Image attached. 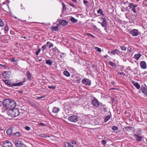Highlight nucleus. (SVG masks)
<instances>
[{
    "instance_id": "49530a36",
    "label": "nucleus",
    "mask_w": 147,
    "mask_h": 147,
    "mask_svg": "<svg viewBox=\"0 0 147 147\" xmlns=\"http://www.w3.org/2000/svg\"><path fill=\"white\" fill-rule=\"evenodd\" d=\"M42 51L43 52H44L45 50L46 49V45H43L41 47Z\"/></svg>"
},
{
    "instance_id": "e2e57ef3",
    "label": "nucleus",
    "mask_w": 147,
    "mask_h": 147,
    "mask_svg": "<svg viewBox=\"0 0 147 147\" xmlns=\"http://www.w3.org/2000/svg\"><path fill=\"white\" fill-rule=\"evenodd\" d=\"M2 105L3 106V101H0V106L1 107Z\"/></svg>"
},
{
    "instance_id": "39448f33",
    "label": "nucleus",
    "mask_w": 147,
    "mask_h": 147,
    "mask_svg": "<svg viewBox=\"0 0 147 147\" xmlns=\"http://www.w3.org/2000/svg\"><path fill=\"white\" fill-rule=\"evenodd\" d=\"M16 147H23L25 144L20 140H16L14 142Z\"/></svg>"
},
{
    "instance_id": "dca6fc26",
    "label": "nucleus",
    "mask_w": 147,
    "mask_h": 147,
    "mask_svg": "<svg viewBox=\"0 0 147 147\" xmlns=\"http://www.w3.org/2000/svg\"><path fill=\"white\" fill-rule=\"evenodd\" d=\"M134 138L136 140L140 142L141 140L142 137L140 136L139 135L137 134H135L134 135Z\"/></svg>"
},
{
    "instance_id": "393cba45",
    "label": "nucleus",
    "mask_w": 147,
    "mask_h": 147,
    "mask_svg": "<svg viewBox=\"0 0 147 147\" xmlns=\"http://www.w3.org/2000/svg\"><path fill=\"white\" fill-rule=\"evenodd\" d=\"M127 53L128 54H130V52H133L134 51V48L131 47H128L127 48Z\"/></svg>"
},
{
    "instance_id": "4468645a",
    "label": "nucleus",
    "mask_w": 147,
    "mask_h": 147,
    "mask_svg": "<svg viewBox=\"0 0 147 147\" xmlns=\"http://www.w3.org/2000/svg\"><path fill=\"white\" fill-rule=\"evenodd\" d=\"M3 82L7 85L10 87H12L13 86V83H11L10 81L7 80H3Z\"/></svg>"
},
{
    "instance_id": "72a5a7b5",
    "label": "nucleus",
    "mask_w": 147,
    "mask_h": 147,
    "mask_svg": "<svg viewBox=\"0 0 147 147\" xmlns=\"http://www.w3.org/2000/svg\"><path fill=\"white\" fill-rule=\"evenodd\" d=\"M126 45L125 44L123 46H120V47L121 49L123 51H125L126 50V47L125 46Z\"/></svg>"
},
{
    "instance_id": "6ab92c4d",
    "label": "nucleus",
    "mask_w": 147,
    "mask_h": 147,
    "mask_svg": "<svg viewBox=\"0 0 147 147\" xmlns=\"http://www.w3.org/2000/svg\"><path fill=\"white\" fill-rule=\"evenodd\" d=\"M51 50H52L53 53V54L54 55H56V53H57L58 55H59V53H60V52L56 48H53L51 49Z\"/></svg>"
},
{
    "instance_id": "37998d69",
    "label": "nucleus",
    "mask_w": 147,
    "mask_h": 147,
    "mask_svg": "<svg viewBox=\"0 0 147 147\" xmlns=\"http://www.w3.org/2000/svg\"><path fill=\"white\" fill-rule=\"evenodd\" d=\"M86 35L88 36H91L93 38H95L96 37L93 35L92 34H91L90 33H86Z\"/></svg>"
},
{
    "instance_id": "a211bd4d",
    "label": "nucleus",
    "mask_w": 147,
    "mask_h": 147,
    "mask_svg": "<svg viewBox=\"0 0 147 147\" xmlns=\"http://www.w3.org/2000/svg\"><path fill=\"white\" fill-rule=\"evenodd\" d=\"M60 110V109L56 107H54L52 109V113H57Z\"/></svg>"
},
{
    "instance_id": "cd10ccee",
    "label": "nucleus",
    "mask_w": 147,
    "mask_h": 147,
    "mask_svg": "<svg viewBox=\"0 0 147 147\" xmlns=\"http://www.w3.org/2000/svg\"><path fill=\"white\" fill-rule=\"evenodd\" d=\"M46 44L47 46L49 48H52L53 47V45L50 42L48 41Z\"/></svg>"
},
{
    "instance_id": "f704fd0d",
    "label": "nucleus",
    "mask_w": 147,
    "mask_h": 147,
    "mask_svg": "<svg viewBox=\"0 0 147 147\" xmlns=\"http://www.w3.org/2000/svg\"><path fill=\"white\" fill-rule=\"evenodd\" d=\"M111 118V116L109 115L108 116H107L104 119V121L105 122L108 121Z\"/></svg>"
},
{
    "instance_id": "b1692460",
    "label": "nucleus",
    "mask_w": 147,
    "mask_h": 147,
    "mask_svg": "<svg viewBox=\"0 0 147 147\" xmlns=\"http://www.w3.org/2000/svg\"><path fill=\"white\" fill-rule=\"evenodd\" d=\"M132 82L134 86L137 89H139L140 88V86L138 82H136L134 81Z\"/></svg>"
},
{
    "instance_id": "423d86ee",
    "label": "nucleus",
    "mask_w": 147,
    "mask_h": 147,
    "mask_svg": "<svg viewBox=\"0 0 147 147\" xmlns=\"http://www.w3.org/2000/svg\"><path fill=\"white\" fill-rule=\"evenodd\" d=\"M14 132H15V131L13 127H11L6 131L7 134L9 136H11L13 134Z\"/></svg>"
},
{
    "instance_id": "4c0bfd02",
    "label": "nucleus",
    "mask_w": 147,
    "mask_h": 147,
    "mask_svg": "<svg viewBox=\"0 0 147 147\" xmlns=\"http://www.w3.org/2000/svg\"><path fill=\"white\" fill-rule=\"evenodd\" d=\"M70 20L73 23L76 22L77 21V20L75 19L74 17H72L71 18Z\"/></svg>"
},
{
    "instance_id": "f3484780",
    "label": "nucleus",
    "mask_w": 147,
    "mask_h": 147,
    "mask_svg": "<svg viewBox=\"0 0 147 147\" xmlns=\"http://www.w3.org/2000/svg\"><path fill=\"white\" fill-rule=\"evenodd\" d=\"M140 66L143 69H145L146 67V62L144 61H142L140 63Z\"/></svg>"
},
{
    "instance_id": "a18cd8bd",
    "label": "nucleus",
    "mask_w": 147,
    "mask_h": 147,
    "mask_svg": "<svg viewBox=\"0 0 147 147\" xmlns=\"http://www.w3.org/2000/svg\"><path fill=\"white\" fill-rule=\"evenodd\" d=\"M46 96H47L46 95H44L42 96H40V97L37 96L36 97V98L37 99H41L42 98H45L46 97Z\"/></svg>"
},
{
    "instance_id": "774afa93",
    "label": "nucleus",
    "mask_w": 147,
    "mask_h": 147,
    "mask_svg": "<svg viewBox=\"0 0 147 147\" xmlns=\"http://www.w3.org/2000/svg\"><path fill=\"white\" fill-rule=\"evenodd\" d=\"M71 143L73 144H75L76 143V142L74 141V140H73L71 142Z\"/></svg>"
},
{
    "instance_id": "20e7f679",
    "label": "nucleus",
    "mask_w": 147,
    "mask_h": 147,
    "mask_svg": "<svg viewBox=\"0 0 147 147\" xmlns=\"http://www.w3.org/2000/svg\"><path fill=\"white\" fill-rule=\"evenodd\" d=\"M68 120L70 122H76L78 120V117L75 115H72L69 117L68 118Z\"/></svg>"
},
{
    "instance_id": "ddd939ff",
    "label": "nucleus",
    "mask_w": 147,
    "mask_h": 147,
    "mask_svg": "<svg viewBox=\"0 0 147 147\" xmlns=\"http://www.w3.org/2000/svg\"><path fill=\"white\" fill-rule=\"evenodd\" d=\"M98 23L100 24L101 26L105 28V30L108 33V32L107 31V22H98Z\"/></svg>"
},
{
    "instance_id": "412c9836",
    "label": "nucleus",
    "mask_w": 147,
    "mask_h": 147,
    "mask_svg": "<svg viewBox=\"0 0 147 147\" xmlns=\"http://www.w3.org/2000/svg\"><path fill=\"white\" fill-rule=\"evenodd\" d=\"M59 23L61 25H62L63 26H64L67 24L68 22L65 20H62L59 22Z\"/></svg>"
},
{
    "instance_id": "5fc2aeb1",
    "label": "nucleus",
    "mask_w": 147,
    "mask_h": 147,
    "mask_svg": "<svg viewBox=\"0 0 147 147\" xmlns=\"http://www.w3.org/2000/svg\"><path fill=\"white\" fill-rule=\"evenodd\" d=\"M48 87L49 88L54 90L56 88V86H49Z\"/></svg>"
},
{
    "instance_id": "58836bf2",
    "label": "nucleus",
    "mask_w": 147,
    "mask_h": 147,
    "mask_svg": "<svg viewBox=\"0 0 147 147\" xmlns=\"http://www.w3.org/2000/svg\"><path fill=\"white\" fill-rule=\"evenodd\" d=\"M5 25V23L2 20L0 19V27H3Z\"/></svg>"
},
{
    "instance_id": "473e14b6",
    "label": "nucleus",
    "mask_w": 147,
    "mask_h": 147,
    "mask_svg": "<svg viewBox=\"0 0 147 147\" xmlns=\"http://www.w3.org/2000/svg\"><path fill=\"white\" fill-rule=\"evenodd\" d=\"M63 74L64 75L67 77H69L70 76V74L69 72L66 70H65L64 71Z\"/></svg>"
},
{
    "instance_id": "e433bc0d",
    "label": "nucleus",
    "mask_w": 147,
    "mask_h": 147,
    "mask_svg": "<svg viewBox=\"0 0 147 147\" xmlns=\"http://www.w3.org/2000/svg\"><path fill=\"white\" fill-rule=\"evenodd\" d=\"M58 24L57 25V26H54L52 27V29L53 30L55 31H58Z\"/></svg>"
},
{
    "instance_id": "f8f14e48",
    "label": "nucleus",
    "mask_w": 147,
    "mask_h": 147,
    "mask_svg": "<svg viewBox=\"0 0 147 147\" xmlns=\"http://www.w3.org/2000/svg\"><path fill=\"white\" fill-rule=\"evenodd\" d=\"M82 82L84 84L90 85L91 84V83L90 81L88 79H84L82 80Z\"/></svg>"
},
{
    "instance_id": "0eeeda50",
    "label": "nucleus",
    "mask_w": 147,
    "mask_h": 147,
    "mask_svg": "<svg viewBox=\"0 0 147 147\" xmlns=\"http://www.w3.org/2000/svg\"><path fill=\"white\" fill-rule=\"evenodd\" d=\"M122 53V52L120 51L119 50L117 49H115L112 50L111 52V54L115 55L116 54L117 55L120 56Z\"/></svg>"
},
{
    "instance_id": "a19ab883",
    "label": "nucleus",
    "mask_w": 147,
    "mask_h": 147,
    "mask_svg": "<svg viewBox=\"0 0 147 147\" xmlns=\"http://www.w3.org/2000/svg\"><path fill=\"white\" fill-rule=\"evenodd\" d=\"M9 30V28L7 26H5L4 28V31L5 33H7Z\"/></svg>"
},
{
    "instance_id": "4be33fe9",
    "label": "nucleus",
    "mask_w": 147,
    "mask_h": 147,
    "mask_svg": "<svg viewBox=\"0 0 147 147\" xmlns=\"http://www.w3.org/2000/svg\"><path fill=\"white\" fill-rule=\"evenodd\" d=\"M141 90L142 93L145 94H146V96H147V89L144 87H141Z\"/></svg>"
},
{
    "instance_id": "c85d7f7f",
    "label": "nucleus",
    "mask_w": 147,
    "mask_h": 147,
    "mask_svg": "<svg viewBox=\"0 0 147 147\" xmlns=\"http://www.w3.org/2000/svg\"><path fill=\"white\" fill-rule=\"evenodd\" d=\"M46 63L47 64L50 66L52 64V61L50 60L47 59L46 60Z\"/></svg>"
},
{
    "instance_id": "052dcab7",
    "label": "nucleus",
    "mask_w": 147,
    "mask_h": 147,
    "mask_svg": "<svg viewBox=\"0 0 147 147\" xmlns=\"http://www.w3.org/2000/svg\"><path fill=\"white\" fill-rule=\"evenodd\" d=\"M25 129L26 130L28 131L30 130V127L29 126H26L25 127Z\"/></svg>"
},
{
    "instance_id": "9b49d317",
    "label": "nucleus",
    "mask_w": 147,
    "mask_h": 147,
    "mask_svg": "<svg viewBox=\"0 0 147 147\" xmlns=\"http://www.w3.org/2000/svg\"><path fill=\"white\" fill-rule=\"evenodd\" d=\"M3 147H12L11 143L8 140H6L4 142L3 144Z\"/></svg>"
},
{
    "instance_id": "79ce46f5",
    "label": "nucleus",
    "mask_w": 147,
    "mask_h": 147,
    "mask_svg": "<svg viewBox=\"0 0 147 147\" xmlns=\"http://www.w3.org/2000/svg\"><path fill=\"white\" fill-rule=\"evenodd\" d=\"M109 64L112 67H115V63H114L112 62V61H110L109 62Z\"/></svg>"
},
{
    "instance_id": "2eb2a0df",
    "label": "nucleus",
    "mask_w": 147,
    "mask_h": 147,
    "mask_svg": "<svg viewBox=\"0 0 147 147\" xmlns=\"http://www.w3.org/2000/svg\"><path fill=\"white\" fill-rule=\"evenodd\" d=\"M81 79L80 77H77L73 78V81L74 84L79 83Z\"/></svg>"
},
{
    "instance_id": "de8ad7c7",
    "label": "nucleus",
    "mask_w": 147,
    "mask_h": 147,
    "mask_svg": "<svg viewBox=\"0 0 147 147\" xmlns=\"http://www.w3.org/2000/svg\"><path fill=\"white\" fill-rule=\"evenodd\" d=\"M124 128L127 131H129L131 130L132 129V127H125Z\"/></svg>"
},
{
    "instance_id": "bb28decb",
    "label": "nucleus",
    "mask_w": 147,
    "mask_h": 147,
    "mask_svg": "<svg viewBox=\"0 0 147 147\" xmlns=\"http://www.w3.org/2000/svg\"><path fill=\"white\" fill-rule=\"evenodd\" d=\"M65 55V54L63 53H61L60 54L59 56H58L59 58L58 59L59 60H61L62 59V58L64 57Z\"/></svg>"
},
{
    "instance_id": "69168bd1",
    "label": "nucleus",
    "mask_w": 147,
    "mask_h": 147,
    "mask_svg": "<svg viewBox=\"0 0 147 147\" xmlns=\"http://www.w3.org/2000/svg\"><path fill=\"white\" fill-rule=\"evenodd\" d=\"M101 18L102 19V22H107V20H106V19L105 18Z\"/></svg>"
},
{
    "instance_id": "09e8293b",
    "label": "nucleus",
    "mask_w": 147,
    "mask_h": 147,
    "mask_svg": "<svg viewBox=\"0 0 147 147\" xmlns=\"http://www.w3.org/2000/svg\"><path fill=\"white\" fill-rule=\"evenodd\" d=\"M79 61L81 64L83 65L84 64V62H85V61L84 59H81L79 60Z\"/></svg>"
},
{
    "instance_id": "338daca9",
    "label": "nucleus",
    "mask_w": 147,
    "mask_h": 147,
    "mask_svg": "<svg viewBox=\"0 0 147 147\" xmlns=\"http://www.w3.org/2000/svg\"><path fill=\"white\" fill-rule=\"evenodd\" d=\"M76 77H77L76 76V75H73L71 77L72 80H73V78H76Z\"/></svg>"
},
{
    "instance_id": "f257e3e1",
    "label": "nucleus",
    "mask_w": 147,
    "mask_h": 147,
    "mask_svg": "<svg viewBox=\"0 0 147 147\" xmlns=\"http://www.w3.org/2000/svg\"><path fill=\"white\" fill-rule=\"evenodd\" d=\"M7 113L9 116L12 117H15L19 116L20 113L18 109L13 108L10 109L7 111Z\"/></svg>"
},
{
    "instance_id": "5701e85b",
    "label": "nucleus",
    "mask_w": 147,
    "mask_h": 147,
    "mask_svg": "<svg viewBox=\"0 0 147 147\" xmlns=\"http://www.w3.org/2000/svg\"><path fill=\"white\" fill-rule=\"evenodd\" d=\"M64 145L65 147H74L70 143L68 142H64Z\"/></svg>"
},
{
    "instance_id": "3c124183",
    "label": "nucleus",
    "mask_w": 147,
    "mask_h": 147,
    "mask_svg": "<svg viewBox=\"0 0 147 147\" xmlns=\"http://www.w3.org/2000/svg\"><path fill=\"white\" fill-rule=\"evenodd\" d=\"M118 129V127L116 126H113L112 127V129L113 130H116Z\"/></svg>"
},
{
    "instance_id": "ea45409f",
    "label": "nucleus",
    "mask_w": 147,
    "mask_h": 147,
    "mask_svg": "<svg viewBox=\"0 0 147 147\" xmlns=\"http://www.w3.org/2000/svg\"><path fill=\"white\" fill-rule=\"evenodd\" d=\"M83 2L86 6H88L89 5V3L88 1L84 0Z\"/></svg>"
},
{
    "instance_id": "7c9ffc66",
    "label": "nucleus",
    "mask_w": 147,
    "mask_h": 147,
    "mask_svg": "<svg viewBox=\"0 0 147 147\" xmlns=\"http://www.w3.org/2000/svg\"><path fill=\"white\" fill-rule=\"evenodd\" d=\"M13 136L14 137H19L20 136V134L19 132H14Z\"/></svg>"
},
{
    "instance_id": "6e6552de",
    "label": "nucleus",
    "mask_w": 147,
    "mask_h": 147,
    "mask_svg": "<svg viewBox=\"0 0 147 147\" xmlns=\"http://www.w3.org/2000/svg\"><path fill=\"white\" fill-rule=\"evenodd\" d=\"M92 102L93 105L96 107H98L100 106L99 102L95 98L92 100Z\"/></svg>"
},
{
    "instance_id": "680f3d73",
    "label": "nucleus",
    "mask_w": 147,
    "mask_h": 147,
    "mask_svg": "<svg viewBox=\"0 0 147 147\" xmlns=\"http://www.w3.org/2000/svg\"><path fill=\"white\" fill-rule=\"evenodd\" d=\"M101 143L103 145H105L106 143V141L105 140H102Z\"/></svg>"
},
{
    "instance_id": "4d7b16f0",
    "label": "nucleus",
    "mask_w": 147,
    "mask_h": 147,
    "mask_svg": "<svg viewBox=\"0 0 147 147\" xmlns=\"http://www.w3.org/2000/svg\"><path fill=\"white\" fill-rule=\"evenodd\" d=\"M118 74L120 75H125V74L123 72H118Z\"/></svg>"
},
{
    "instance_id": "7ed1b4c3",
    "label": "nucleus",
    "mask_w": 147,
    "mask_h": 147,
    "mask_svg": "<svg viewBox=\"0 0 147 147\" xmlns=\"http://www.w3.org/2000/svg\"><path fill=\"white\" fill-rule=\"evenodd\" d=\"M10 102L8 105V109H13L16 106V103L15 101L13 100L10 99Z\"/></svg>"
},
{
    "instance_id": "6e6d98bb",
    "label": "nucleus",
    "mask_w": 147,
    "mask_h": 147,
    "mask_svg": "<svg viewBox=\"0 0 147 147\" xmlns=\"http://www.w3.org/2000/svg\"><path fill=\"white\" fill-rule=\"evenodd\" d=\"M10 1L8 0H6L5 2H3L2 5L6 4L7 3H8Z\"/></svg>"
},
{
    "instance_id": "864d4df0",
    "label": "nucleus",
    "mask_w": 147,
    "mask_h": 147,
    "mask_svg": "<svg viewBox=\"0 0 147 147\" xmlns=\"http://www.w3.org/2000/svg\"><path fill=\"white\" fill-rule=\"evenodd\" d=\"M69 6H71L72 7L75 8V9H76V6L72 3H69Z\"/></svg>"
},
{
    "instance_id": "c756f323",
    "label": "nucleus",
    "mask_w": 147,
    "mask_h": 147,
    "mask_svg": "<svg viewBox=\"0 0 147 147\" xmlns=\"http://www.w3.org/2000/svg\"><path fill=\"white\" fill-rule=\"evenodd\" d=\"M100 107L101 109L103 110L104 112H107V111L105 105H102Z\"/></svg>"
},
{
    "instance_id": "2f4dec72",
    "label": "nucleus",
    "mask_w": 147,
    "mask_h": 147,
    "mask_svg": "<svg viewBox=\"0 0 147 147\" xmlns=\"http://www.w3.org/2000/svg\"><path fill=\"white\" fill-rule=\"evenodd\" d=\"M26 75L28 80H30L31 79V75L29 71H28L26 73Z\"/></svg>"
},
{
    "instance_id": "1a4fd4ad",
    "label": "nucleus",
    "mask_w": 147,
    "mask_h": 147,
    "mask_svg": "<svg viewBox=\"0 0 147 147\" xmlns=\"http://www.w3.org/2000/svg\"><path fill=\"white\" fill-rule=\"evenodd\" d=\"M129 33L133 36H137L139 34L138 30L136 29L132 30Z\"/></svg>"
},
{
    "instance_id": "0e129e2a",
    "label": "nucleus",
    "mask_w": 147,
    "mask_h": 147,
    "mask_svg": "<svg viewBox=\"0 0 147 147\" xmlns=\"http://www.w3.org/2000/svg\"><path fill=\"white\" fill-rule=\"evenodd\" d=\"M111 102L112 103H113L115 102V99L114 98H111Z\"/></svg>"
},
{
    "instance_id": "c9c22d12",
    "label": "nucleus",
    "mask_w": 147,
    "mask_h": 147,
    "mask_svg": "<svg viewBox=\"0 0 147 147\" xmlns=\"http://www.w3.org/2000/svg\"><path fill=\"white\" fill-rule=\"evenodd\" d=\"M62 5L63 6V9L62 10V11H63V12H64L66 11V7L64 3H62Z\"/></svg>"
},
{
    "instance_id": "9d476101",
    "label": "nucleus",
    "mask_w": 147,
    "mask_h": 147,
    "mask_svg": "<svg viewBox=\"0 0 147 147\" xmlns=\"http://www.w3.org/2000/svg\"><path fill=\"white\" fill-rule=\"evenodd\" d=\"M10 99H6L3 101V107L6 109H8V105H9V102Z\"/></svg>"
},
{
    "instance_id": "a878e982",
    "label": "nucleus",
    "mask_w": 147,
    "mask_h": 147,
    "mask_svg": "<svg viewBox=\"0 0 147 147\" xmlns=\"http://www.w3.org/2000/svg\"><path fill=\"white\" fill-rule=\"evenodd\" d=\"M141 56V54L140 53H138L137 54L134 55V58L136 60H138Z\"/></svg>"
},
{
    "instance_id": "8fccbe9b",
    "label": "nucleus",
    "mask_w": 147,
    "mask_h": 147,
    "mask_svg": "<svg viewBox=\"0 0 147 147\" xmlns=\"http://www.w3.org/2000/svg\"><path fill=\"white\" fill-rule=\"evenodd\" d=\"M41 49L40 48L38 49L37 50V51H36V55H38L39 54V53L41 51Z\"/></svg>"
},
{
    "instance_id": "13d9d810",
    "label": "nucleus",
    "mask_w": 147,
    "mask_h": 147,
    "mask_svg": "<svg viewBox=\"0 0 147 147\" xmlns=\"http://www.w3.org/2000/svg\"><path fill=\"white\" fill-rule=\"evenodd\" d=\"M137 131H138V134L140 135L141 134V129H137Z\"/></svg>"
},
{
    "instance_id": "aec40b11",
    "label": "nucleus",
    "mask_w": 147,
    "mask_h": 147,
    "mask_svg": "<svg viewBox=\"0 0 147 147\" xmlns=\"http://www.w3.org/2000/svg\"><path fill=\"white\" fill-rule=\"evenodd\" d=\"M25 82V81H24L22 82H19L18 83H14L13 84V86H21Z\"/></svg>"
},
{
    "instance_id": "bf43d9fd",
    "label": "nucleus",
    "mask_w": 147,
    "mask_h": 147,
    "mask_svg": "<svg viewBox=\"0 0 147 147\" xmlns=\"http://www.w3.org/2000/svg\"><path fill=\"white\" fill-rule=\"evenodd\" d=\"M10 61H11V62H15L16 61V60L15 59V58H11V59H10Z\"/></svg>"
},
{
    "instance_id": "f03ea898",
    "label": "nucleus",
    "mask_w": 147,
    "mask_h": 147,
    "mask_svg": "<svg viewBox=\"0 0 147 147\" xmlns=\"http://www.w3.org/2000/svg\"><path fill=\"white\" fill-rule=\"evenodd\" d=\"M137 7L138 5L137 4L134 5L133 3H129L128 4V6L127 7V9L129 11H131L134 13H137V11L136 8Z\"/></svg>"
},
{
    "instance_id": "c03bdc74",
    "label": "nucleus",
    "mask_w": 147,
    "mask_h": 147,
    "mask_svg": "<svg viewBox=\"0 0 147 147\" xmlns=\"http://www.w3.org/2000/svg\"><path fill=\"white\" fill-rule=\"evenodd\" d=\"M97 13H100L101 14L103 15L102 11L100 9H99L97 11Z\"/></svg>"
},
{
    "instance_id": "603ef678",
    "label": "nucleus",
    "mask_w": 147,
    "mask_h": 147,
    "mask_svg": "<svg viewBox=\"0 0 147 147\" xmlns=\"http://www.w3.org/2000/svg\"><path fill=\"white\" fill-rule=\"evenodd\" d=\"M95 49L98 52H100L101 51V49L97 47H95Z\"/></svg>"
}]
</instances>
